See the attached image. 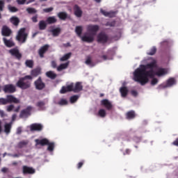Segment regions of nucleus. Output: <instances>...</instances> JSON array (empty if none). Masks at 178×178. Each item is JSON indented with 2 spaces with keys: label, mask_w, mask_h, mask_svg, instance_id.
<instances>
[{
  "label": "nucleus",
  "mask_w": 178,
  "mask_h": 178,
  "mask_svg": "<svg viewBox=\"0 0 178 178\" xmlns=\"http://www.w3.org/2000/svg\"><path fill=\"white\" fill-rule=\"evenodd\" d=\"M26 12H28V13H29V15H33L34 13H37V10L34 8H26Z\"/></svg>",
  "instance_id": "obj_45"
},
{
  "label": "nucleus",
  "mask_w": 178,
  "mask_h": 178,
  "mask_svg": "<svg viewBox=\"0 0 178 178\" xmlns=\"http://www.w3.org/2000/svg\"><path fill=\"white\" fill-rule=\"evenodd\" d=\"M120 92L122 98H126L129 94V89L126 86H122L120 88Z\"/></svg>",
  "instance_id": "obj_22"
},
{
  "label": "nucleus",
  "mask_w": 178,
  "mask_h": 178,
  "mask_svg": "<svg viewBox=\"0 0 178 178\" xmlns=\"http://www.w3.org/2000/svg\"><path fill=\"white\" fill-rule=\"evenodd\" d=\"M126 119H127L128 120H131L133 119L136 118V111L131 110L128 111L126 115Z\"/></svg>",
  "instance_id": "obj_23"
},
{
  "label": "nucleus",
  "mask_w": 178,
  "mask_h": 178,
  "mask_svg": "<svg viewBox=\"0 0 178 178\" xmlns=\"http://www.w3.org/2000/svg\"><path fill=\"white\" fill-rule=\"evenodd\" d=\"M26 0H17L16 2L18 3V5H24L26 3Z\"/></svg>",
  "instance_id": "obj_55"
},
{
  "label": "nucleus",
  "mask_w": 178,
  "mask_h": 178,
  "mask_svg": "<svg viewBox=\"0 0 178 178\" xmlns=\"http://www.w3.org/2000/svg\"><path fill=\"white\" fill-rule=\"evenodd\" d=\"M17 134H22V127H18L17 129Z\"/></svg>",
  "instance_id": "obj_61"
},
{
  "label": "nucleus",
  "mask_w": 178,
  "mask_h": 178,
  "mask_svg": "<svg viewBox=\"0 0 178 178\" xmlns=\"http://www.w3.org/2000/svg\"><path fill=\"white\" fill-rule=\"evenodd\" d=\"M31 74L33 77H37V76H40V74H41V70L40 68H35L34 70H32Z\"/></svg>",
  "instance_id": "obj_30"
},
{
  "label": "nucleus",
  "mask_w": 178,
  "mask_h": 178,
  "mask_svg": "<svg viewBox=\"0 0 178 178\" xmlns=\"http://www.w3.org/2000/svg\"><path fill=\"white\" fill-rule=\"evenodd\" d=\"M100 13L104 15V16H106V17H115V13L113 11L111 12H107L105 10L101 8Z\"/></svg>",
  "instance_id": "obj_21"
},
{
  "label": "nucleus",
  "mask_w": 178,
  "mask_h": 178,
  "mask_svg": "<svg viewBox=\"0 0 178 178\" xmlns=\"http://www.w3.org/2000/svg\"><path fill=\"white\" fill-rule=\"evenodd\" d=\"M85 63L88 66H90V67H94V66H95V63L92 61V60L91 59V56H88L86 58Z\"/></svg>",
  "instance_id": "obj_28"
},
{
  "label": "nucleus",
  "mask_w": 178,
  "mask_h": 178,
  "mask_svg": "<svg viewBox=\"0 0 178 178\" xmlns=\"http://www.w3.org/2000/svg\"><path fill=\"white\" fill-rule=\"evenodd\" d=\"M101 105H102L103 106H105V108L108 110V111H111V109H112V102H111V101H109L107 99H102L100 102Z\"/></svg>",
  "instance_id": "obj_17"
},
{
  "label": "nucleus",
  "mask_w": 178,
  "mask_h": 178,
  "mask_svg": "<svg viewBox=\"0 0 178 178\" xmlns=\"http://www.w3.org/2000/svg\"><path fill=\"white\" fill-rule=\"evenodd\" d=\"M166 45L167 47H169V41L165 40L163 42V47H165Z\"/></svg>",
  "instance_id": "obj_60"
},
{
  "label": "nucleus",
  "mask_w": 178,
  "mask_h": 178,
  "mask_svg": "<svg viewBox=\"0 0 178 178\" xmlns=\"http://www.w3.org/2000/svg\"><path fill=\"white\" fill-rule=\"evenodd\" d=\"M8 169L7 168H5V167L1 169V172L3 173H6L8 172Z\"/></svg>",
  "instance_id": "obj_62"
},
{
  "label": "nucleus",
  "mask_w": 178,
  "mask_h": 178,
  "mask_svg": "<svg viewBox=\"0 0 178 178\" xmlns=\"http://www.w3.org/2000/svg\"><path fill=\"white\" fill-rule=\"evenodd\" d=\"M10 156H12L13 158H19V156H22V154H10Z\"/></svg>",
  "instance_id": "obj_57"
},
{
  "label": "nucleus",
  "mask_w": 178,
  "mask_h": 178,
  "mask_svg": "<svg viewBox=\"0 0 178 178\" xmlns=\"http://www.w3.org/2000/svg\"><path fill=\"white\" fill-rule=\"evenodd\" d=\"M83 165H84V161L79 162L77 164V169H81V168L83 167Z\"/></svg>",
  "instance_id": "obj_54"
},
{
  "label": "nucleus",
  "mask_w": 178,
  "mask_h": 178,
  "mask_svg": "<svg viewBox=\"0 0 178 178\" xmlns=\"http://www.w3.org/2000/svg\"><path fill=\"white\" fill-rule=\"evenodd\" d=\"M57 64L56 61H51V67H54V69L56 68Z\"/></svg>",
  "instance_id": "obj_59"
},
{
  "label": "nucleus",
  "mask_w": 178,
  "mask_h": 178,
  "mask_svg": "<svg viewBox=\"0 0 178 178\" xmlns=\"http://www.w3.org/2000/svg\"><path fill=\"white\" fill-rule=\"evenodd\" d=\"M46 76L47 77H49V79H51V80H55L57 75L53 71H49L46 72Z\"/></svg>",
  "instance_id": "obj_33"
},
{
  "label": "nucleus",
  "mask_w": 178,
  "mask_h": 178,
  "mask_svg": "<svg viewBox=\"0 0 178 178\" xmlns=\"http://www.w3.org/2000/svg\"><path fill=\"white\" fill-rule=\"evenodd\" d=\"M14 108H15V106L13 104H10V105L8 106L7 111L12 112V111H13Z\"/></svg>",
  "instance_id": "obj_50"
},
{
  "label": "nucleus",
  "mask_w": 178,
  "mask_h": 178,
  "mask_svg": "<svg viewBox=\"0 0 178 178\" xmlns=\"http://www.w3.org/2000/svg\"><path fill=\"white\" fill-rule=\"evenodd\" d=\"M3 91L5 94H13L16 92V86L13 84H7L3 87Z\"/></svg>",
  "instance_id": "obj_8"
},
{
  "label": "nucleus",
  "mask_w": 178,
  "mask_h": 178,
  "mask_svg": "<svg viewBox=\"0 0 178 178\" xmlns=\"http://www.w3.org/2000/svg\"><path fill=\"white\" fill-rule=\"evenodd\" d=\"M12 124H13V122H10L9 123H6L4 124V129L3 131L6 134H10V131L12 130Z\"/></svg>",
  "instance_id": "obj_20"
},
{
  "label": "nucleus",
  "mask_w": 178,
  "mask_h": 178,
  "mask_svg": "<svg viewBox=\"0 0 178 178\" xmlns=\"http://www.w3.org/2000/svg\"><path fill=\"white\" fill-rule=\"evenodd\" d=\"M58 17L60 20H65L67 19V13L66 12H60L57 14Z\"/></svg>",
  "instance_id": "obj_29"
},
{
  "label": "nucleus",
  "mask_w": 178,
  "mask_h": 178,
  "mask_svg": "<svg viewBox=\"0 0 178 178\" xmlns=\"http://www.w3.org/2000/svg\"><path fill=\"white\" fill-rule=\"evenodd\" d=\"M49 141V140L47 138L35 140V142L36 143V145H41V147H45V145H48Z\"/></svg>",
  "instance_id": "obj_19"
},
{
  "label": "nucleus",
  "mask_w": 178,
  "mask_h": 178,
  "mask_svg": "<svg viewBox=\"0 0 178 178\" xmlns=\"http://www.w3.org/2000/svg\"><path fill=\"white\" fill-rule=\"evenodd\" d=\"M1 34L3 37H10V35L12 34V29L8 27V26H3Z\"/></svg>",
  "instance_id": "obj_15"
},
{
  "label": "nucleus",
  "mask_w": 178,
  "mask_h": 178,
  "mask_svg": "<svg viewBox=\"0 0 178 178\" xmlns=\"http://www.w3.org/2000/svg\"><path fill=\"white\" fill-rule=\"evenodd\" d=\"M6 101L7 104H20V100L12 95H8L6 96Z\"/></svg>",
  "instance_id": "obj_10"
},
{
  "label": "nucleus",
  "mask_w": 178,
  "mask_h": 178,
  "mask_svg": "<svg viewBox=\"0 0 178 178\" xmlns=\"http://www.w3.org/2000/svg\"><path fill=\"white\" fill-rule=\"evenodd\" d=\"M34 86L35 89L38 90L39 91H41V90H44V88H45V83L42 81L41 76H39L38 79L35 81Z\"/></svg>",
  "instance_id": "obj_9"
},
{
  "label": "nucleus",
  "mask_w": 178,
  "mask_h": 178,
  "mask_svg": "<svg viewBox=\"0 0 178 178\" xmlns=\"http://www.w3.org/2000/svg\"><path fill=\"white\" fill-rule=\"evenodd\" d=\"M44 127L41 124L33 123L30 125L31 131H41Z\"/></svg>",
  "instance_id": "obj_11"
},
{
  "label": "nucleus",
  "mask_w": 178,
  "mask_h": 178,
  "mask_svg": "<svg viewBox=\"0 0 178 178\" xmlns=\"http://www.w3.org/2000/svg\"><path fill=\"white\" fill-rule=\"evenodd\" d=\"M8 9L11 13H15L16 12H19V9L15 6H12L10 5L8 6Z\"/></svg>",
  "instance_id": "obj_39"
},
{
  "label": "nucleus",
  "mask_w": 178,
  "mask_h": 178,
  "mask_svg": "<svg viewBox=\"0 0 178 178\" xmlns=\"http://www.w3.org/2000/svg\"><path fill=\"white\" fill-rule=\"evenodd\" d=\"M75 33H76L78 37H81V33H83V26H76Z\"/></svg>",
  "instance_id": "obj_36"
},
{
  "label": "nucleus",
  "mask_w": 178,
  "mask_h": 178,
  "mask_svg": "<svg viewBox=\"0 0 178 178\" xmlns=\"http://www.w3.org/2000/svg\"><path fill=\"white\" fill-rule=\"evenodd\" d=\"M74 13L76 17H81L83 16V10L77 4L74 6Z\"/></svg>",
  "instance_id": "obj_18"
},
{
  "label": "nucleus",
  "mask_w": 178,
  "mask_h": 178,
  "mask_svg": "<svg viewBox=\"0 0 178 178\" xmlns=\"http://www.w3.org/2000/svg\"><path fill=\"white\" fill-rule=\"evenodd\" d=\"M27 144H29V141L22 140L18 143V148H23L24 147H26Z\"/></svg>",
  "instance_id": "obj_40"
},
{
  "label": "nucleus",
  "mask_w": 178,
  "mask_h": 178,
  "mask_svg": "<svg viewBox=\"0 0 178 178\" xmlns=\"http://www.w3.org/2000/svg\"><path fill=\"white\" fill-rule=\"evenodd\" d=\"M99 31V26L98 25H88V31L92 33V35H95L97 32Z\"/></svg>",
  "instance_id": "obj_13"
},
{
  "label": "nucleus",
  "mask_w": 178,
  "mask_h": 178,
  "mask_svg": "<svg viewBox=\"0 0 178 178\" xmlns=\"http://www.w3.org/2000/svg\"><path fill=\"white\" fill-rule=\"evenodd\" d=\"M109 41V37L105 33L101 32L97 35V42L100 44H106Z\"/></svg>",
  "instance_id": "obj_6"
},
{
  "label": "nucleus",
  "mask_w": 178,
  "mask_h": 178,
  "mask_svg": "<svg viewBox=\"0 0 178 178\" xmlns=\"http://www.w3.org/2000/svg\"><path fill=\"white\" fill-rule=\"evenodd\" d=\"M63 47H65V48H67V47H72V44H70V42H67L65 44H63Z\"/></svg>",
  "instance_id": "obj_63"
},
{
  "label": "nucleus",
  "mask_w": 178,
  "mask_h": 178,
  "mask_svg": "<svg viewBox=\"0 0 178 178\" xmlns=\"http://www.w3.org/2000/svg\"><path fill=\"white\" fill-rule=\"evenodd\" d=\"M5 6V2L3 0H0V12L3 11V8Z\"/></svg>",
  "instance_id": "obj_48"
},
{
  "label": "nucleus",
  "mask_w": 178,
  "mask_h": 178,
  "mask_svg": "<svg viewBox=\"0 0 178 178\" xmlns=\"http://www.w3.org/2000/svg\"><path fill=\"white\" fill-rule=\"evenodd\" d=\"M0 105H7L6 99L0 98Z\"/></svg>",
  "instance_id": "obj_52"
},
{
  "label": "nucleus",
  "mask_w": 178,
  "mask_h": 178,
  "mask_svg": "<svg viewBox=\"0 0 178 178\" xmlns=\"http://www.w3.org/2000/svg\"><path fill=\"white\" fill-rule=\"evenodd\" d=\"M49 49V44H44L38 50V55L40 58H44V55L47 53V51Z\"/></svg>",
  "instance_id": "obj_12"
},
{
  "label": "nucleus",
  "mask_w": 178,
  "mask_h": 178,
  "mask_svg": "<svg viewBox=\"0 0 178 178\" xmlns=\"http://www.w3.org/2000/svg\"><path fill=\"white\" fill-rule=\"evenodd\" d=\"M38 108H40V109L41 111H44V106L45 105V102H42V101H40V102H38L37 104H36Z\"/></svg>",
  "instance_id": "obj_43"
},
{
  "label": "nucleus",
  "mask_w": 178,
  "mask_h": 178,
  "mask_svg": "<svg viewBox=\"0 0 178 178\" xmlns=\"http://www.w3.org/2000/svg\"><path fill=\"white\" fill-rule=\"evenodd\" d=\"M52 10H54V8L52 7L43 9V12H44L45 13H49L50 12H52Z\"/></svg>",
  "instance_id": "obj_49"
},
{
  "label": "nucleus",
  "mask_w": 178,
  "mask_h": 178,
  "mask_svg": "<svg viewBox=\"0 0 178 178\" xmlns=\"http://www.w3.org/2000/svg\"><path fill=\"white\" fill-rule=\"evenodd\" d=\"M47 147V151H49V152H52L54 149H55V143L54 142H48Z\"/></svg>",
  "instance_id": "obj_35"
},
{
  "label": "nucleus",
  "mask_w": 178,
  "mask_h": 178,
  "mask_svg": "<svg viewBox=\"0 0 178 178\" xmlns=\"http://www.w3.org/2000/svg\"><path fill=\"white\" fill-rule=\"evenodd\" d=\"M61 29L60 28H56L54 29H52L51 31V33L53 35V37H58L59 34H60Z\"/></svg>",
  "instance_id": "obj_32"
},
{
  "label": "nucleus",
  "mask_w": 178,
  "mask_h": 178,
  "mask_svg": "<svg viewBox=\"0 0 178 178\" xmlns=\"http://www.w3.org/2000/svg\"><path fill=\"white\" fill-rule=\"evenodd\" d=\"M38 15H35L31 18V20L33 23H37V22H38Z\"/></svg>",
  "instance_id": "obj_53"
},
{
  "label": "nucleus",
  "mask_w": 178,
  "mask_h": 178,
  "mask_svg": "<svg viewBox=\"0 0 178 178\" xmlns=\"http://www.w3.org/2000/svg\"><path fill=\"white\" fill-rule=\"evenodd\" d=\"M10 20V22L16 26H19V23H20V20L17 17H12Z\"/></svg>",
  "instance_id": "obj_31"
},
{
  "label": "nucleus",
  "mask_w": 178,
  "mask_h": 178,
  "mask_svg": "<svg viewBox=\"0 0 178 178\" xmlns=\"http://www.w3.org/2000/svg\"><path fill=\"white\" fill-rule=\"evenodd\" d=\"M47 22L44 20H41L39 22L38 26H39V30H45L47 29Z\"/></svg>",
  "instance_id": "obj_34"
},
{
  "label": "nucleus",
  "mask_w": 178,
  "mask_h": 178,
  "mask_svg": "<svg viewBox=\"0 0 178 178\" xmlns=\"http://www.w3.org/2000/svg\"><path fill=\"white\" fill-rule=\"evenodd\" d=\"M151 84H152V86H155V85L158 84V79L153 78L151 81Z\"/></svg>",
  "instance_id": "obj_51"
},
{
  "label": "nucleus",
  "mask_w": 178,
  "mask_h": 178,
  "mask_svg": "<svg viewBox=\"0 0 178 178\" xmlns=\"http://www.w3.org/2000/svg\"><path fill=\"white\" fill-rule=\"evenodd\" d=\"M58 105H67L68 102L66 99H60V101L58 102Z\"/></svg>",
  "instance_id": "obj_47"
},
{
  "label": "nucleus",
  "mask_w": 178,
  "mask_h": 178,
  "mask_svg": "<svg viewBox=\"0 0 178 178\" xmlns=\"http://www.w3.org/2000/svg\"><path fill=\"white\" fill-rule=\"evenodd\" d=\"M27 37H29V34L26 33V28H22L18 31L16 40L19 41V42L24 44V42L27 41Z\"/></svg>",
  "instance_id": "obj_4"
},
{
  "label": "nucleus",
  "mask_w": 178,
  "mask_h": 178,
  "mask_svg": "<svg viewBox=\"0 0 178 178\" xmlns=\"http://www.w3.org/2000/svg\"><path fill=\"white\" fill-rule=\"evenodd\" d=\"M131 94L134 97H137V95H138V92H137V90H131Z\"/></svg>",
  "instance_id": "obj_56"
},
{
  "label": "nucleus",
  "mask_w": 178,
  "mask_h": 178,
  "mask_svg": "<svg viewBox=\"0 0 178 178\" xmlns=\"http://www.w3.org/2000/svg\"><path fill=\"white\" fill-rule=\"evenodd\" d=\"M157 68L158 63L156 60H153L146 65H141L140 67L136 69L134 73V81L140 83L142 86H145L149 81L148 77L150 79H154L155 76L162 77L168 74L166 69ZM155 69H157L156 72H155Z\"/></svg>",
  "instance_id": "obj_1"
},
{
  "label": "nucleus",
  "mask_w": 178,
  "mask_h": 178,
  "mask_svg": "<svg viewBox=\"0 0 178 178\" xmlns=\"http://www.w3.org/2000/svg\"><path fill=\"white\" fill-rule=\"evenodd\" d=\"M31 111H33V107L31 106H27L26 108L21 111L19 118L22 119L27 118L29 116L31 115Z\"/></svg>",
  "instance_id": "obj_5"
},
{
  "label": "nucleus",
  "mask_w": 178,
  "mask_h": 178,
  "mask_svg": "<svg viewBox=\"0 0 178 178\" xmlns=\"http://www.w3.org/2000/svg\"><path fill=\"white\" fill-rule=\"evenodd\" d=\"M3 41L6 45V47H8V48H12V47H15V42H13L10 40L6 39V38H3Z\"/></svg>",
  "instance_id": "obj_24"
},
{
  "label": "nucleus",
  "mask_w": 178,
  "mask_h": 178,
  "mask_svg": "<svg viewBox=\"0 0 178 178\" xmlns=\"http://www.w3.org/2000/svg\"><path fill=\"white\" fill-rule=\"evenodd\" d=\"M70 91H73L74 92H80V91H83V85L81 84V82H76L75 86L73 83H70L67 86H63L60 92V94H66V92H70Z\"/></svg>",
  "instance_id": "obj_2"
},
{
  "label": "nucleus",
  "mask_w": 178,
  "mask_h": 178,
  "mask_svg": "<svg viewBox=\"0 0 178 178\" xmlns=\"http://www.w3.org/2000/svg\"><path fill=\"white\" fill-rule=\"evenodd\" d=\"M98 115L100 116V118H105L106 116V111L102 108L99 111Z\"/></svg>",
  "instance_id": "obj_42"
},
{
  "label": "nucleus",
  "mask_w": 178,
  "mask_h": 178,
  "mask_svg": "<svg viewBox=\"0 0 178 178\" xmlns=\"http://www.w3.org/2000/svg\"><path fill=\"white\" fill-rule=\"evenodd\" d=\"M20 111V106H18L15 110L14 112H19Z\"/></svg>",
  "instance_id": "obj_64"
},
{
  "label": "nucleus",
  "mask_w": 178,
  "mask_h": 178,
  "mask_svg": "<svg viewBox=\"0 0 178 178\" xmlns=\"http://www.w3.org/2000/svg\"><path fill=\"white\" fill-rule=\"evenodd\" d=\"M28 80H33L31 75H26L24 77L20 78L16 83L17 87L22 90H27L31 87V81Z\"/></svg>",
  "instance_id": "obj_3"
},
{
  "label": "nucleus",
  "mask_w": 178,
  "mask_h": 178,
  "mask_svg": "<svg viewBox=\"0 0 178 178\" xmlns=\"http://www.w3.org/2000/svg\"><path fill=\"white\" fill-rule=\"evenodd\" d=\"M70 56H72V53H67L65 55H64L63 57L60 58V62H65V60H67V59L70 58Z\"/></svg>",
  "instance_id": "obj_38"
},
{
  "label": "nucleus",
  "mask_w": 178,
  "mask_h": 178,
  "mask_svg": "<svg viewBox=\"0 0 178 178\" xmlns=\"http://www.w3.org/2000/svg\"><path fill=\"white\" fill-rule=\"evenodd\" d=\"M69 63L70 62L67 61L65 63L60 64L58 67H57V71L58 72H62V70H65L69 67Z\"/></svg>",
  "instance_id": "obj_25"
},
{
  "label": "nucleus",
  "mask_w": 178,
  "mask_h": 178,
  "mask_svg": "<svg viewBox=\"0 0 178 178\" xmlns=\"http://www.w3.org/2000/svg\"><path fill=\"white\" fill-rule=\"evenodd\" d=\"M58 22V19H56V17L55 16L49 17L46 19V23L47 24H55Z\"/></svg>",
  "instance_id": "obj_26"
},
{
  "label": "nucleus",
  "mask_w": 178,
  "mask_h": 178,
  "mask_svg": "<svg viewBox=\"0 0 178 178\" xmlns=\"http://www.w3.org/2000/svg\"><path fill=\"white\" fill-rule=\"evenodd\" d=\"M104 26H106V27H115V26H116V21L113 20L111 22H108L104 24Z\"/></svg>",
  "instance_id": "obj_41"
},
{
  "label": "nucleus",
  "mask_w": 178,
  "mask_h": 178,
  "mask_svg": "<svg viewBox=\"0 0 178 178\" xmlns=\"http://www.w3.org/2000/svg\"><path fill=\"white\" fill-rule=\"evenodd\" d=\"M147 54L148 55H150V56L155 55V54H156V47H152V49H150V51H148Z\"/></svg>",
  "instance_id": "obj_44"
},
{
  "label": "nucleus",
  "mask_w": 178,
  "mask_h": 178,
  "mask_svg": "<svg viewBox=\"0 0 178 178\" xmlns=\"http://www.w3.org/2000/svg\"><path fill=\"white\" fill-rule=\"evenodd\" d=\"M22 172L24 175H34L35 170L31 167L24 165L22 167Z\"/></svg>",
  "instance_id": "obj_16"
},
{
  "label": "nucleus",
  "mask_w": 178,
  "mask_h": 178,
  "mask_svg": "<svg viewBox=\"0 0 178 178\" xmlns=\"http://www.w3.org/2000/svg\"><path fill=\"white\" fill-rule=\"evenodd\" d=\"M176 84V79L175 78H170L167 82L166 84L161 83L159 86L158 88L159 90H162L163 88H168V87H172V86H175Z\"/></svg>",
  "instance_id": "obj_7"
},
{
  "label": "nucleus",
  "mask_w": 178,
  "mask_h": 178,
  "mask_svg": "<svg viewBox=\"0 0 178 178\" xmlns=\"http://www.w3.org/2000/svg\"><path fill=\"white\" fill-rule=\"evenodd\" d=\"M130 152H131L130 149H126L125 152H124V155H130Z\"/></svg>",
  "instance_id": "obj_58"
},
{
  "label": "nucleus",
  "mask_w": 178,
  "mask_h": 178,
  "mask_svg": "<svg viewBox=\"0 0 178 178\" xmlns=\"http://www.w3.org/2000/svg\"><path fill=\"white\" fill-rule=\"evenodd\" d=\"M82 41L84 42H92L94 41V36L92 35H89V36H82L81 37Z\"/></svg>",
  "instance_id": "obj_27"
},
{
  "label": "nucleus",
  "mask_w": 178,
  "mask_h": 178,
  "mask_svg": "<svg viewBox=\"0 0 178 178\" xmlns=\"http://www.w3.org/2000/svg\"><path fill=\"white\" fill-rule=\"evenodd\" d=\"M25 65L27 67L33 69V67H34V61H33V60H26L25 62Z\"/></svg>",
  "instance_id": "obj_37"
},
{
  "label": "nucleus",
  "mask_w": 178,
  "mask_h": 178,
  "mask_svg": "<svg viewBox=\"0 0 178 178\" xmlns=\"http://www.w3.org/2000/svg\"><path fill=\"white\" fill-rule=\"evenodd\" d=\"M79 99V96L78 95H73L70 98V101L71 104H74Z\"/></svg>",
  "instance_id": "obj_46"
},
{
  "label": "nucleus",
  "mask_w": 178,
  "mask_h": 178,
  "mask_svg": "<svg viewBox=\"0 0 178 178\" xmlns=\"http://www.w3.org/2000/svg\"><path fill=\"white\" fill-rule=\"evenodd\" d=\"M9 53L10 54V55H12V56H15L18 60H20V59H22V55L20 51H19V49H12L9 51Z\"/></svg>",
  "instance_id": "obj_14"
}]
</instances>
